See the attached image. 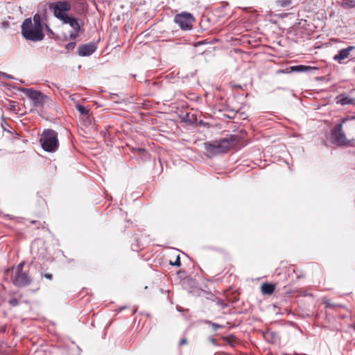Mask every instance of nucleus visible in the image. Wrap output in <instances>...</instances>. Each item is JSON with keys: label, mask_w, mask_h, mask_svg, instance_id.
Wrapping results in <instances>:
<instances>
[{"label": "nucleus", "mask_w": 355, "mask_h": 355, "mask_svg": "<svg viewBox=\"0 0 355 355\" xmlns=\"http://www.w3.org/2000/svg\"><path fill=\"white\" fill-rule=\"evenodd\" d=\"M48 27L42 20V15L35 14L33 20L31 18L26 19L21 24V34L25 39L33 42L41 41L44 37L43 27Z\"/></svg>", "instance_id": "1"}, {"label": "nucleus", "mask_w": 355, "mask_h": 355, "mask_svg": "<svg viewBox=\"0 0 355 355\" xmlns=\"http://www.w3.org/2000/svg\"><path fill=\"white\" fill-rule=\"evenodd\" d=\"M50 8L53 10L54 15L64 24H68L73 28V33L70 34L71 39H75L80 30L79 23L75 17H69L67 12L71 10V4L67 1H59L53 3Z\"/></svg>", "instance_id": "2"}, {"label": "nucleus", "mask_w": 355, "mask_h": 355, "mask_svg": "<svg viewBox=\"0 0 355 355\" xmlns=\"http://www.w3.org/2000/svg\"><path fill=\"white\" fill-rule=\"evenodd\" d=\"M240 141L239 135H229L228 137L205 143V148L209 157L227 153L234 146Z\"/></svg>", "instance_id": "3"}, {"label": "nucleus", "mask_w": 355, "mask_h": 355, "mask_svg": "<svg viewBox=\"0 0 355 355\" xmlns=\"http://www.w3.org/2000/svg\"><path fill=\"white\" fill-rule=\"evenodd\" d=\"M40 142L44 150L55 152L59 146L58 133L53 130H44L41 135Z\"/></svg>", "instance_id": "4"}, {"label": "nucleus", "mask_w": 355, "mask_h": 355, "mask_svg": "<svg viewBox=\"0 0 355 355\" xmlns=\"http://www.w3.org/2000/svg\"><path fill=\"white\" fill-rule=\"evenodd\" d=\"M332 141L337 146H355V141L347 139L345 132L343 131V124L336 125L331 132Z\"/></svg>", "instance_id": "5"}, {"label": "nucleus", "mask_w": 355, "mask_h": 355, "mask_svg": "<svg viewBox=\"0 0 355 355\" xmlns=\"http://www.w3.org/2000/svg\"><path fill=\"white\" fill-rule=\"evenodd\" d=\"M23 265V263L19 264L12 274V281L17 286H25L31 283L30 277L22 270Z\"/></svg>", "instance_id": "6"}, {"label": "nucleus", "mask_w": 355, "mask_h": 355, "mask_svg": "<svg viewBox=\"0 0 355 355\" xmlns=\"http://www.w3.org/2000/svg\"><path fill=\"white\" fill-rule=\"evenodd\" d=\"M20 91L31 99L35 107L42 106L48 98L46 95L32 88H21Z\"/></svg>", "instance_id": "7"}, {"label": "nucleus", "mask_w": 355, "mask_h": 355, "mask_svg": "<svg viewBox=\"0 0 355 355\" xmlns=\"http://www.w3.org/2000/svg\"><path fill=\"white\" fill-rule=\"evenodd\" d=\"M194 21V19L191 14L189 12H182L180 14H177L175 16L174 21L179 25V26L182 29H189L192 26V22Z\"/></svg>", "instance_id": "8"}, {"label": "nucleus", "mask_w": 355, "mask_h": 355, "mask_svg": "<svg viewBox=\"0 0 355 355\" xmlns=\"http://www.w3.org/2000/svg\"><path fill=\"white\" fill-rule=\"evenodd\" d=\"M97 49L94 42L83 44L78 47V54L80 56H89L96 51Z\"/></svg>", "instance_id": "9"}, {"label": "nucleus", "mask_w": 355, "mask_h": 355, "mask_svg": "<svg viewBox=\"0 0 355 355\" xmlns=\"http://www.w3.org/2000/svg\"><path fill=\"white\" fill-rule=\"evenodd\" d=\"M354 49H355L354 46H349L345 49H340L338 54L334 56V60L342 64L343 62V61L349 57L351 51Z\"/></svg>", "instance_id": "10"}, {"label": "nucleus", "mask_w": 355, "mask_h": 355, "mask_svg": "<svg viewBox=\"0 0 355 355\" xmlns=\"http://www.w3.org/2000/svg\"><path fill=\"white\" fill-rule=\"evenodd\" d=\"M336 103L340 104L341 105H349L353 103L354 99L345 94H341L338 95L336 98Z\"/></svg>", "instance_id": "11"}, {"label": "nucleus", "mask_w": 355, "mask_h": 355, "mask_svg": "<svg viewBox=\"0 0 355 355\" xmlns=\"http://www.w3.org/2000/svg\"><path fill=\"white\" fill-rule=\"evenodd\" d=\"M275 291V286L272 284L264 283L261 286V292L263 294L271 295Z\"/></svg>", "instance_id": "12"}, {"label": "nucleus", "mask_w": 355, "mask_h": 355, "mask_svg": "<svg viewBox=\"0 0 355 355\" xmlns=\"http://www.w3.org/2000/svg\"><path fill=\"white\" fill-rule=\"evenodd\" d=\"M309 67L304 66V65H297V66H293L289 68V71L288 72L291 71H297V72H303V71H307L309 69Z\"/></svg>", "instance_id": "13"}, {"label": "nucleus", "mask_w": 355, "mask_h": 355, "mask_svg": "<svg viewBox=\"0 0 355 355\" xmlns=\"http://www.w3.org/2000/svg\"><path fill=\"white\" fill-rule=\"evenodd\" d=\"M76 108L80 112V114L82 115L87 116L89 114V110L85 107H84L83 105L77 104L76 105Z\"/></svg>", "instance_id": "14"}, {"label": "nucleus", "mask_w": 355, "mask_h": 355, "mask_svg": "<svg viewBox=\"0 0 355 355\" xmlns=\"http://www.w3.org/2000/svg\"><path fill=\"white\" fill-rule=\"evenodd\" d=\"M291 0H277V6L282 8L288 7L291 5Z\"/></svg>", "instance_id": "15"}, {"label": "nucleus", "mask_w": 355, "mask_h": 355, "mask_svg": "<svg viewBox=\"0 0 355 355\" xmlns=\"http://www.w3.org/2000/svg\"><path fill=\"white\" fill-rule=\"evenodd\" d=\"M343 6L344 8H353L355 6V0H343Z\"/></svg>", "instance_id": "16"}, {"label": "nucleus", "mask_w": 355, "mask_h": 355, "mask_svg": "<svg viewBox=\"0 0 355 355\" xmlns=\"http://www.w3.org/2000/svg\"><path fill=\"white\" fill-rule=\"evenodd\" d=\"M323 303L325 305V307L327 308H332L334 307L336 305L332 304L329 300H324L323 301Z\"/></svg>", "instance_id": "17"}, {"label": "nucleus", "mask_w": 355, "mask_h": 355, "mask_svg": "<svg viewBox=\"0 0 355 355\" xmlns=\"http://www.w3.org/2000/svg\"><path fill=\"white\" fill-rule=\"evenodd\" d=\"M171 265L172 266H177V267H180V265H181V262H180V257L178 256L177 258H176V260L174 261V262H172L171 261L170 262Z\"/></svg>", "instance_id": "18"}, {"label": "nucleus", "mask_w": 355, "mask_h": 355, "mask_svg": "<svg viewBox=\"0 0 355 355\" xmlns=\"http://www.w3.org/2000/svg\"><path fill=\"white\" fill-rule=\"evenodd\" d=\"M1 125L2 128H3L4 130H6V131H8V132H10V130H8V129L6 128V127H7V126H8V123L6 122V121L5 120V119H4V118H3V119H2V122H1Z\"/></svg>", "instance_id": "19"}, {"label": "nucleus", "mask_w": 355, "mask_h": 355, "mask_svg": "<svg viewBox=\"0 0 355 355\" xmlns=\"http://www.w3.org/2000/svg\"><path fill=\"white\" fill-rule=\"evenodd\" d=\"M207 322L208 324H209L212 327V328H213V329H214V331H216L218 329H219V328H220V327H221V326H220V325H219V324H216V323H213V322H210V321H207Z\"/></svg>", "instance_id": "20"}, {"label": "nucleus", "mask_w": 355, "mask_h": 355, "mask_svg": "<svg viewBox=\"0 0 355 355\" xmlns=\"http://www.w3.org/2000/svg\"><path fill=\"white\" fill-rule=\"evenodd\" d=\"M9 304L12 306H16L18 305L19 302L16 298H12L9 300Z\"/></svg>", "instance_id": "21"}, {"label": "nucleus", "mask_w": 355, "mask_h": 355, "mask_svg": "<svg viewBox=\"0 0 355 355\" xmlns=\"http://www.w3.org/2000/svg\"><path fill=\"white\" fill-rule=\"evenodd\" d=\"M0 76L9 80L13 79V77L11 75H9L5 72L0 71Z\"/></svg>", "instance_id": "22"}, {"label": "nucleus", "mask_w": 355, "mask_h": 355, "mask_svg": "<svg viewBox=\"0 0 355 355\" xmlns=\"http://www.w3.org/2000/svg\"><path fill=\"white\" fill-rule=\"evenodd\" d=\"M75 46H76V42H69V43L67 44V48L68 49H73L75 47Z\"/></svg>", "instance_id": "23"}, {"label": "nucleus", "mask_w": 355, "mask_h": 355, "mask_svg": "<svg viewBox=\"0 0 355 355\" xmlns=\"http://www.w3.org/2000/svg\"><path fill=\"white\" fill-rule=\"evenodd\" d=\"M187 343V338H184L180 340L179 345H186Z\"/></svg>", "instance_id": "24"}, {"label": "nucleus", "mask_w": 355, "mask_h": 355, "mask_svg": "<svg viewBox=\"0 0 355 355\" xmlns=\"http://www.w3.org/2000/svg\"><path fill=\"white\" fill-rule=\"evenodd\" d=\"M209 341L214 345H217L216 340L213 338H209Z\"/></svg>", "instance_id": "25"}, {"label": "nucleus", "mask_w": 355, "mask_h": 355, "mask_svg": "<svg viewBox=\"0 0 355 355\" xmlns=\"http://www.w3.org/2000/svg\"><path fill=\"white\" fill-rule=\"evenodd\" d=\"M46 279H51L53 276L51 274L46 273L44 275Z\"/></svg>", "instance_id": "26"}, {"label": "nucleus", "mask_w": 355, "mask_h": 355, "mask_svg": "<svg viewBox=\"0 0 355 355\" xmlns=\"http://www.w3.org/2000/svg\"><path fill=\"white\" fill-rule=\"evenodd\" d=\"M15 102L14 101H10V106H11V109H14V107H15Z\"/></svg>", "instance_id": "27"}]
</instances>
